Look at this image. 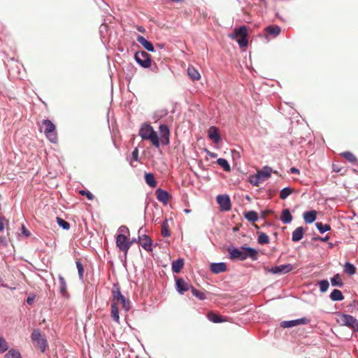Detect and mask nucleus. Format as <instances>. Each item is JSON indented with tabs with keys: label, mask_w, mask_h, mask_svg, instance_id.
<instances>
[{
	"label": "nucleus",
	"mask_w": 358,
	"mask_h": 358,
	"mask_svg": "<svg viewBox=\"0 0 358 358\" xmlns=\"http://www.w3.org/2000/svg\"><path fill=\"white\" fill-rule=\"evenodd\" d=\"M331 282L333 286L343 287V283L338 273L336 274L331 279Z\"/></svg>",
	"instance_id": "nucleus-36"
},
{
	"label": "nucleus",
	"mask_w": 358,
	"mask_h": 358,
	"mask_svg": "<svg viewBox=\"0 0 358 358\" xmlns=\"http://www.w3.org/2000/svg\"><path fill=\"white\" fill-rule=\"evenodd\" d=\"M329 283L327 280H322L319 282L320 290L322 292H326L327 290V289L329 288Z\"/></svg>",
	"instance_id": "nucleus-45"
},
{
	"label": "nucleus",
	"mask_w": 358,
	"mask_h": 358,
	"mask_svg": "<svg viewBox=\"0 0 358 358\" xmlns=\"http://www.w3.org/2000/svg\"><path fill=\"white\" fill-rule=\"evenodd\" d=\"M156 196L157 200L164 204H167L170 199L169 194L166 191L162 189H157L156 190Z\"/></svg>",
	"instance_id": "nucleus-16"
},
{
	"label": "nucleus",
	"mask_w": 358,
	"mask_h": 358,
	"mask_svg": "<svg viewBox=\"0 0 358 358\" xmlns=\"http://www.w3.org/2000/svg\"><path fill=\"white\" fill-rule=\"evenodd\" d=\"M248 36V30L245 26H242L238 29H236L234 31V34L231 36V38H241L242 37Z\"/></svg>",
	"instance_id": "nucleus-20"
},
{
	"label": "nucleus",
	"mask_w": 358,
	"mask_h": 358,
	"mask_svg": "<svg viewBox=\"0 0 358 358\" xmlns=\"http://www.w3.org/2000/svg\"><path fill=\"white\" fill-rule=\"evenodd\" d=\"M6 221L5 217H0V231H3L4 229V222Z\"/></svg>",
	"instance_id": "nucleus-54"
},
{
	"label": "nucleus",
	"mask_w": 358,
	"mask_h": 358,
	"mask_svg": "<svg viewBox=\"0 0 358 358\" xmlns=\"http://www.w3.org/2000/svg\"><path fill=\"white\" fill-rule=\"evenodd\" d=\"M335 171L338 172V168H336V170L334 169Z\"/></svg>",
	"instance_id": "nucleus-63"
},
{
	"label": "nucleus",
	"mask_w": 358,
	"mask_h": 358,
	"mask_svg": "<svg viewBox=\"0 0 358 358\" xmlns=\"http://www.w3.org/2000/svg\"><path fill=\"white\" fill-rule=\"evenodd\" d=\"M272 169L268 166H264L262 170L259 171L257 174L264 181L267 180L271 174Z\"/></svg>",
	"instance_id": "nucleus-28"
},
{
	"label": "nucleus",
	"mask_w": 358,
	"mask_h": 358,
	"mask_svg": "<svg viewBox=\"0 0 358 358\" xmlns=\"http://www.w3.org/2000/svg\"><path fill=\"white\" fill-rule=\"evenodd\" d=\"M335 171L338 172V168H336V170L334 169Z\"/></svg>",
	"instance_id": "nucleus-62"
},
{
	"label": "nucleus",
	"mask_w": 358,
	"mask_h": 358,
	"mask_svg": "<svg viewBox=\"0 0 358 358\" xmlns=\"http://www.w3.org/2000/svg\"><path fill=\"white\" fill-rule=\"evenodd\" d=\"M139 136L143 140L150 141L155 147L157 148L159 147V138L158 135L150 124H143L141 126L139 130Z\"/></svg>",
	"instance_id": "nucleus-3"
},
{
	"label": "nucleus",
	"mask_w": 358,
	"mask_h": 358,
	"mask_svg": "<svg viewBox=\"0 0 358 358\" xmlns=\"http://www.w3.org/2000/svg\"><path fill=\"white\" fill-rule=\"evenodd\" d=\"M111 312L110 316L112 319L117 323H120L119 310L117 308L118 303L122 304V308L128 311L129 310V301L126 300L125 297L122 294L119 286L116 284L113 285L112 288Z\"/></svg>",
	"instance_id": "nucleus-1"
},
{
	"label": "nucleus",
	"mask_w": 358,
	"mask_h": 358,
	"mask_svg": "<svg viewBox=\"0 0 358 358\" xmlns=\"http://www.w3.org/2000/svg\"><path fill=\"white\" fill-rule=\"evenodd\" d=\"M208 137L215 143H218L220 141V136L216 127L212 126L209 128Z\"/></svg>",
	"instance_id": "nucleus-19"
},
{
	"label": "nucleus",
	"mask_w": 358,
	"mask_h": 358,
	"mask_svg": "<svg viewBox=\"0 0 358 358\" xmlns=\"http://www.w3.org/2000/svg\"><path fill=\"white\" fill-rule=\"evenodd\" d=\"M341 155L352 164H356L357 162L356 156L350 151L342 152Z\"/></svg>",
	"instance_id": "nucleus-31"
},
{
	"label": "nucleus",
	"mask_w": 358,
	"mask_h": 358,
	"mask_svg": "<svg viewBox=\"0 0 358 358\" xmlns=\"http://www.w3.org/2000/svg\"><path fill=\"white\" fill-rule=\"evenodd\" d=\"M140 32H142V33H144L145 32V29L142 27H138V29H137Z\"/></svg>",
	"instance_id": "nucleus-58"
},
{
	"label": "nucleus",
	"mask_w": 358,
	"mask_h": 358,
	"mask_svg": "<svg viewBox=\"0 0 358 358\" xmlns=\"http://www.w3.org/2000/svg\"><path fill=\"white\" fill-rule=\"evenodd\" d=\"M257 241L259 244H268L269 243V238L265 233L260 232Z\"/></svg>",
	"instance_id": "nucleus-41"
},
{
	"label": "nucleus",
	"mask_w": 358,
	"mask_h": 358,
	"mask_svg": "<svg viewBox=\"0 0 358 358\" xmlns=\"http://www.w3.org/2000/svg\"><path fill=\"white\" fill-rule=\"evenodd\" d=\"M317 216V213L315 210H310L308 212H305L303 213V219L306 223H312L313 222Z\"/></svg>",
	"instance_id": "nucleus-25"
},
{
	"label": "nucleus",
	"mask_w": 358,
	"mask_h": 358,
	"mask_svg": "<svg viewBox=\"0 0 358 358\" xmlns=\"http://www.w3.org/2000/svg\"><path fill=\"white\" fill-rule=\"evenodd\" d=\"M280 220L284 224H289L292 222V216L289 209L286 208L282 210Z\"/></svg>",
	"instance_id": "nucleus-26"
},
{
	"label": "nucleus",
	"mask_w": 358,
	"mask_h": 358,
	"mask_svg": "<svg viewBox=\"0 0 358 358\" xmlns=\"http://www.w3.org/2000/svg\"><path fill=\"white\" fill-rule=\"evenodd\" d=\"M292 268L293 266L288 264L272 267L268 269V271L273 274L287 273L291 271Z\"/></svg>",
	"instance_id": "nucleus-12"
},
{
	"label": "nucleus",
	"mask_w": 358,
	"mask_h": 358,
	"mask_svg": "<svg viewBox=\"0 0 358 358\" xmlns=\"http://www.w3.org/2000/svg\"><path fill=\"white\" fill-rule=\"evenodd\" d=\"M244 217L249 222H255L258 220L257 213L255 211L250 210L245 213Z\"/></svg>",
	"instance_id": "nucleus-33"
},
{
	"label": "nucleus",
	"mask_w": 358,
	"mask_h": 358,
	"mask_svg": "<svg viewBox=\"0 0 358 358\" xmlns=\"http://www.w3.org/2000/svg\"><path fill=\"white\" fill-rule=\"evenodd\" d=\"M137 41L148 51L153 52L155 50L154 46L151 42L148 41L142 36H138Z\"/></svg>",
	"instance_id": "nucleus-18"
},
{
	"label": "nucleus",
	"mask_w": 358,
	"mask_h": 358,
	"mask_svg": "<svg viewBox=\"0 0 358 358\" xmlns=\"http://www.w3.org/2000/svg\"><path fill=\"white\" fill-rule=\"evenodd\" d=\"M280 27L278 26H268L265 28V31L269 34L273 36V37L277 36L280 33Z\"/></svg>",
	"instance_id": "nucleus-29"
},
{
	"label": "nucleus",
	"mask_w": 358,
	"mask_h": 358,
	"mask_svg": "<svg viewBox=\"0 0 358 358\" xmlns=\"http://www.w3.org/2000/svg\"><path fill=\"white\" fill-rule=\"evenodd\" d=\"M185 213H189V210L185 209Z\"/></svg>",
	"instance_id": "nucleus-61"
},
{
	"label": "nucleus",
	"mask_w": 358,
	"mask_h": 358,
	"mask_svg": "<svg viewBox=\"0 0 358 358\" xmlns=\"http://www.w3.org/2000/svg\"><path fill=\"white\" fill-rule=\"evenodd\" d=\"M329 237L328 236H326L324 238L317 236V237L313 238V240H315V241H322V242H326V241H327L329 240Z\"/></svg>",
	"instance_id": "nucleus-53"
},
{
	"label": "nucleus",
	"mask_w": 358,
	"mask_h": 358,
	"mask_svg": "<svg viewBox=\"0 0 358 358\" xmlns=\"http://www.w3.org/2000/svg\"><path fill=\"white\" fill-rule=\"evenodd\" d=\"M22 233L26 236H29L30 235V233L29 232V231L25 228L24 225H22Z\"/></svg>",
	"instance_id": "nucleus-56"
},
{
	"label": "nucleus",
	"mask_w": 358,
	"mask_h": 358,
	"mask_svg": "<svg viewBox=\"0 0 358 358\" xmlns=\"http://www.w3.org/2000/svg\"><path fill=\"white\" fill-rule=\"evenodd\" d=\"M131 241H133V243H136V242H137V240H136V238H134V239H132Z\"/></svg>",
	"instance_id": "nucleus-60"
},
{
	"label": "nucleus",
	"mask_w": 358,
	"mask_h": 358,
	"mask_svg": "<svg viewBox=\"0 0 358 358\" xmlns=\"http://www.w3.org/2000/svg\"><path fill=\"white\" fill-rule=\"evenodd\" d=\"M116 245L120 251H122L126 257L133 241H129L125 234H117L116 236Z\"/></svg>",
	"instance_id": "nucleus-5"
},
{
	"label": "nucleus",
	"mask_w": 358,
	"mask_h": 358,
	"mask_svg": "<svg viewBox=\"0 0 358 358\" xmlns=\"http://www.w3.org/2000/svg\"><path fill=\"white\" fill-rule=\"evenodd\" d=\"M135 59L143 68H148L151 65V57L145 51H138L135 54Z\"/></svg>",
	"instance_id": "nucleus-7"
},
{
	"label": "nucleus",
	"mask_w": 358,
	"mask_h": 358,
	"mask_svg": "<svg viewBox=\"0 0 358 358\" xmlns=\"http://www.w3.org/2000/svg\"><path fill=\"white\" fill-rule=\"evenodd\" d=\"M7 246V241L5 236H0V247Z\"/></svg>",
	"instance_id": "nucleus-52"
},
{
	"label": "nucleus",
	"mask_w": 358,
	"mask_h": 358,
	"mask_svg": "<svg viewBox=\"0 0 358 358\" xmlns=\"http://www.w3.org/2000/svg\"><path fill=\"white\" fill-rule=\"evenodd\" d=\"M59 292L62 296L69 298V294L67 291V285L66 282V280L63 276L61 275H59Z\"/></svg>",
	"instance_id": "nucleus-17"
},
{
	"label": "nucleus",
	"mask_w": 358,
	"mask_h": 358,
	"mask_svg": "<svg viewBox=\"0 0 358 358\" xmlns=\"http://www.w3.org/2000/svg\"><path fill=\"white\" fill-rule=\"evenodd\" d=\"M184 266V260L182 259H178L172 263V271L173 273H178Z\"/></svg>",
	"instance_id": "nucleus-27"
},
{
	"label": "nucleus",
	"mask_w": 358,
	"mask_h": 358,
	"mask_svg": "<svg viewBox=\"0 0 358 358\" xmlns=\"http://www.w3.org/2000/svg\"><path fill=\"white\" fill-rule=\"evenodd\" d=\"M236 40L241 48L246 47L248 44L247 37H242L241 38H236Z\"/></svg>",
	"instance_id": "nucleus-47"
},
{
	"label": "nucleus",
	"mask_w": 358,
	"mask_h": 358,
	"mask_svg": "<svg viewBox=\"0 0 358 358\" xmlns=\"http://www.w3.org/2000/svg\"><path fill=\"white\" fill-rule=\"evenodd\" d=\"M42 127L46 137L52 143L57 139L55 125L49 120H44L42 122Z\"/></svg>",
	"instance_id": "nucleus-4"
},
{
	"label": "nucleus",
	"mask_w": 358,
	"mask_h": 358,
	"mask_svg": "<svg viewBox=\"0 0 358 358\" xmlns=\"http://www.w3.org/2000/svg\"><path fill=\"white\" fill-rule=\"evenodd\" d=\"M31 338L35 346L38 348L41 352H45L47 347V341L42 336L38 329L34 330V331L31 334Z\"/></svg>",
	"instance_id": "nucleus-6"
},
{
	"label": "nucleus",
	"mask_w": 358,
	"mask_h": 358,
	"mask_svg": "<svg viewBox=\"0 0 358 358\" xmlns=\"http://www.w3.org/2000/svg\"><path fill=\"white\" fill-rule=\"evenodd\" d=\"M5 358H22L19 351L11 349L5 355Z\"/></svg>",
	"instance_id": "nucleus-39"
},
{
	"label": "nucleus",
	"mask_w": 358,
	"mask_h": 358,
	"mask_svg": "<svg viewBox=\"0 0 358 358\" xmlns=\"http://www.w3.org/2000/svg\"><path fill=\"white\" fill-rule=\"evenodd\" d=\"M243 257H244V260L248 258L251 259L253 261H255L258 259V251L255 248L248 247L246 245L241 246Z\"/></svg>",
	"instance_id": "nucleus-9"
},
{
	"label": "nucleus",
	"mask_w": 358,
	"mask_h": 358,
	"mask_svg": "<svg viewBox=\"0 0 358 358\" xmlns=\"http://www.w3.org/2000/svg\"><path fill=\"white\" fill-rule=\"evenodd\" d=\"M315 226L320 233H324L331 229L329 224H323L322 222H316Z\"/></svg>",
	"instance_id": "nucleus-40"
},
{
	"label": "nucleus",
	"mask_w": 358,
	"mask_h": 358,
	"mask_svg": "<svg viewBox=\"0 0 358 358\" xmlns=\"http://www.w3.org/2000/svg\"><path fill=\"white\" fill-rule=\"evenodd\" d=\"M8 349V345L6 340L0 336V353L6 352Z\"/></svg>",
	"instance_id": "nucleus-46"
},
{
	"label": "nucleus",
	"mask_w": 358,
	"mask_h": 358,
	"mask_svg": "<svg viewBox=\"0 0 358 358\" xmlns=\"http://www.w3.org/2000/svg\"><path fill=\"white\" fill-rule=\"evenodd\" d=\"M294 192L293 189L290 187H285L280 192V198L281 199H285Z\"/></svg>",
	"instance_id": "nucleus-37"
},
{
	"label": "nucleus",
	"mask_w": 358,
	"mask_h": 358,
	"mask_svg": "<svg viewBox=\"0 0 358 358\" xmlns=\"http://www.w3.org/2000/svg\"><path fill=\"white\" fill-rule=\"evenodd\" d=\"M330 298L332 301H341L343 299V295L339 289H334L330 294Z\"/></svg>",
	"instance_id": "nucleus-34"
},
{
	"label": "nucleus",
	"mask_w": 358,
	"mask_h": 358,
	"mask_svg": "<svg viewBox=\"0 0 358 358\" xmlns=\"http://www.w3.org/2000/svg\"><path fill=\"white\" fill-rule=\"evenodd\" d=\"M79 194L83 196H86L89 200H92L94 198V195L88 191L80 190Z\"/></svg>",
	"instance_id": "nucleus-48"
},
{
	"label": "nucleus",
	"mask_w": 358,
	"mask_h": 358,
	"mask_svg": "<svg viewBox=\"0 0 358 358\" xmlns=\"http://www.w3.org/2000/svg\"><path fill=\"white\" fill-rule=\"evenodd\" d=\"M162 235L164 236V237H169L171 236V233H170V231L169 229V225H168V223H167V220H165L162 225Z\"/></svg>",
	"instance_id": "nucleus-42"
},
{
	"label": "nucleus",
	"mask_w": 358,
	"mask_h": 358,
	"mask_svg": "<svg viewBox=\"0 0 358 358\" xmlns=\"http://www.w3.org/2000/svg\"><path fill=\"white\" fill-rule=\"evenodd\" d=\"M131 158L134 161H138V149L137 148H136L133 150V152L131 153Z\"/></svg>",
	"instance_id": "nucleus-51"
},
{
	"label": "nucleus",
	"mask_w": 358,
	"mask_h": 358,
	"mask_svg": "<svg viewBox=\"0 0 358 358\" xmlns=\"http://www.w3.org/2000/svg\"><path fill=\"white\" fill-rule=\"evenodd\" d=\"M344 271L349 275H353L356 272V268L353 264L347 262L344 266Z\"/></svg>",
	"instance_id": "nucleus-38"
},
{
	"label": "nucleus",
	"mask_w": 358,
	"mask_h": 358,
	"mask_svg": "<svg viewBox=\"0 0 358 358\" xmlns=\"http://www.w3.org/2000/svg\"><path fill=\"white\" fill-rule=\"evenodd\" d=\"M118 230L121 233L120 234H127V236H129V230L126 226H121Z\"/></svg>",
	"instance_id": "nucleus-50"
},
{
	"label": "nucleus",
	"mask_w": 358,
	"mask_h": 358,
	"mask_svg": "<svg viewBox=\"0 0 358 358\" xmlns=\"http://www.w3.org/2000/svg\"><path fill=\"white\" fill-rule=\"evenodd\" d=\"M304 229L302 227H297L293 232L292 240L294 242H298L303 238Z\"/></svg>",
	"instance_id": "nucleus-23"
},
{
	"label": "nucleus",
	"mask_w": 358,
	"mask_h": 358,
	"mask_svg": "<svg viewBox=\"0 0 358 358\" xmlns=\"http://www.w3.org/2000/svg\"><path fill=\"white\" fill-rule=\"evenodd\" d=\"M27 301L29 304H31L33 301V299L28 297Z\"/></svg>",
	"instance_id": "nucleus-59"
},
{
	"label": "nucleus",
	"mask_w": 358,
	"mask_h": 358,
	"mask_svg": "<svg viewBox=\"0 0 358 358\" xmlns=\"http://www.w3.org/2000/svg\"><path fill=\"white\" fill-rule=\"evenodd\" d=\"M145 182L150 187H155L157 185V181L155 179L154 175L151 173H146L145 175Z\"/></svg>",
	"instance_id": "nucleus-30"
},
{
	"label": "nucleus",
	"mask_w": 358,
	"mask_h": 358,
	"mask_svg": "<svg viewBox=\"0 0 358 358\" xmlns=\"http://www.w3.org/2000/svg\"><path fill=\"white\" fill-rule=\"evenodd\" d=\"M217 163L220 165L225 171H230L231 168L227 159L224 158H219L217 160Z\"/></svg>",
	"instance_id": "nucleus-35"
},
{
	"label": "nucleus",
	"mask_w": 358,
	"mask_h": 358,
	"mask_svg": "<svg viewBox=\"0 0 358 358\" xmlns=\"http://www.w3.org/2000/svg\"><path fill=\"white\" fill-rule=\"evenodd\" d=\"M192 294L196 296V298L199 299L200 300H203L206 299L205 294L202 292H200L199 290L196 289L194 287H192Z\"/></svg>",
	"instance_id": "nucleus-44"
},
{
	"label": "nucleus",
	"mask_w": 358,
	"mask_h": 358,
	"mask_svg": "<svg viewBox=\"0 0 358 358\" xmlns=\"http://www.w3.org/2000/svg\"><path fill=\"white\" fill-rule=\"evenodd\" d=\"M227 270V266L224 263H213L210 264V271L214 273H220Z\"/></svg>",
	"instance_id": "nucleus-21"
},
{
	"label": "nucleus",
	"mask_w": 358,
	"mask_h": 358,
	"mask_svg": "<svg viewBox=\"0 0 358 358\" xmlns=\"http://www.w3.org/2000/svg\"><path fill=\"white\" fill-rule=\"evenodd\" d=\"M162 143L168 145L169 143L170 130L166 124H161L159 127Z\"/></svg>",
	"instance_id": "nucleus-10"
},
{
	"label": "nucleus",
	"mask_w": 358,
	"mask_h": 358,
	"mask_svg": "<svg viewBox=\"0 0 358 358\" xmlns=\"http://www.w3.org/2000/svg\"><path fill=\"white\" fill-rule=\"evenodd\" d=\"M57 222L59 224V227H61L62 229L65 230H69L70 229V224L69 222L63 220L62 218L59 217H57Z\"/></svg>",
	"instance_id": "nucleus-43"
},
{
	"label": "nucleus",
	"mask_w": 358,
	"mask_h": 358,
	"mask_svg": "<svg viewBox=\"0 0 358 358\" xmlns=\"http://www.w3.org/2000/svg\"><path fill=\"white\" fill-rule=\"evenodd\" d=\"M187 74L193 80H199L201 78L200 73L193 66L187 68Z\"/></svg>",
	"instance_id": "nucleus-24"
},
{
	"label": "nucleus",
	"mask_w": 358,
	"mask_h": 358,
	"mask_svg": "<svg viewBox=\"0 0 358 358\" xmlns=\"http://www.w3.org/2000/svg\"><path fill=\"white\" fill-rule=\"evenodd\" d=\"M271 213V210H270L263 211L262 213V217L265 218Z\"/></svg>",
	"instance_id": "nucleus-57"
},
{
	"label": "nucleus",
	"mask_w": 358,
	"mask_h": 358,
	"mask_svg": "<svg viewBox=\"0 0 358 358\" xmlns=\"http://www.w3.org/2000/svg\"><path fill=\"white\" fill-rule=\"evenodd\" d=\"M217 202L220 205V208L221 210L229 211L231 210V200L227 194L218 195L217 196Z\"/></svg>",
	"instance_id": "nucleus-8"
},
{
	"label": "nucleus",
	"mask_w": 358,
	"mask_h": 358,
	"mask_svg": "<svg viewBox=\"0 0 358 358\" xmlns=\"http://www.w3.org/2000/svg\"><path fill=\"white\" fill-rule=\"evenodd\" d=\"M309 322V320L303 317L295 320L283 321L281 322V327L283 328H290L300 324H306Z\"/></svg>",
	"instance_id": "nucleus-13"
},
{
	"label": "nucleus",
	"mask_w": 358,
	"mask_h": 358,
	"mask_svg": "<svg viewBox=\"0 0 358 358\" xmlns=\"http://www.w3.org/2000/svg\"><path fill=\"white\" fill-rule=\"evenodd\" d=\"M76 267L78 268L80 278H83L84 273V268L83 264L80 262H76Z\"/></svg>",
	"instance_id": "nucleus-49"
},
{
	"label": "nucleus",
	"mask_w": 358,
	"mask_h": 358,
	"mask_svg": "<svg viewBox=\"0 0 358 358\" xmlns=\"http://www.w3.org/2000/svg\"><path fill=\"white\" fill-rule=\"evenodd\" d=\"M207 318L213 323H220L223 322H227V320L224 318L222 316L216 314L214 312H209L207 314Z\"/></svg>",
	"instance_id": "nucleus-22"
},
{
	"label": "nucleus",
	"mask_w": 358,
	"mask_h": 358,
	"mask_svg": "<svg viewBox=\"0 0 358 358\" xmlns=\"http://www.w3.org/2000/svg\"><path fill=\"white\" fill-rule=\"evenodd\" d=\"M336 321L338 325L347 327L354 332H358V320L355 317L340 312L336 313Z\"/></svg>",
	"instance_id": "nucleus-2"
},
{
	"label": "nucleus",
	"mask_w": 358,
	"mask_h": 358,
	"mask_svg": "<svg viewBox=\"0 0 358 358\" xmlns=\"http://www.w3.org/2000/svg\"><path fill=\"white\" fill-rule=\"evenodd\" d=\"M290 173H293V174H299L300 173V171L298 169L295 168V167H292L290 169Z\"/></svg>",
	"instance_id": "nucleus-55"
},
{
	"label": "nucleus",
	"mask_w": 358,
	"mask_h": 358,
	"mask_svg": "<svg viewBox=\"0 0 358 358\" xmlns=\"http://www.w3.org/2000/svg\"><path fill=\"white\" fill-rule=\"evenodd\" d=\"M227 251L229 255V258L232 260L244 261V257H243L242 249L236 248L234 247H229Z\"/></svg>",
	"instance_id": "nucleus-11"
},
{
	"label": "nucleus",
	"mask_w": 358,
	"mask_h": 358,
	"mask_svg": "<svg viewBox=\"0 0 358 358\" xmlns=\"http://www.w3.org/2000/svg\"><path fill=\"white\" fill-rule=\"evenodd\" d=\"M192 287L182 278H178L176 280L177 291L182 294L190 288L192 289Z\"/></svg>",
	"instance_id": "nucleus-15"
},
{
	"label": "nucleus",
	"mask_w": 358,
	"mask_h": 358,
	"mask_svg": "<svg viewBox=\"0 0 358 358\" xmlns=\"http://www.w3.org/2000/svg\"><path fill=\"white\" fill-rule=\"evenodd\" d=\"M249 182L254 186L258 187L261 182H264V180L260 178L259 175L257 173L250 176Z\"/></svg>",
	"instance_id": "nucleus-32"
},
{
	"label": "nucleus",
	"mask_w": 358,
	"mask_h": 358,
	"mask_svg": "<svg viewBox=\"0 0 358 358\" xmlns=\"http://www.w3.org/2000/svg\"><path fill=\"white\" fill-rule=\"evenodd\" d=\"M138 242L140 243V245L142 246V248L148 251H152V240L151 238L147 236V235H142L138 236Z\"/></svg>",
	"instance_id": "nucleus-14"
}]
</instances>
